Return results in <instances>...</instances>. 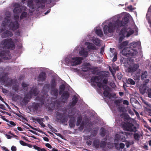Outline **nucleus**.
Wrapping results in <instances>:
<instances>
[{
    "mask_svg": "<svg viewBox=\"0 0 151 151\" xmlns=\"http://www.w3.org/2000/svg\"><path fill=\"white\" fill-rule=\"evenodd\" d=\"M12 35V32L8 30H6V32L2 34V37H6L9 36H11Z\"/></svg>",
    "mask_w": 151,
    "mask_h": 151,
    "instance_id": "obj_20",
    "label": "nucleus"
},
{
    "mask_svg": "<svg viewBox=\"0 0 151 151\" xmlns=\"http://www.w3.org/2000/svg\"><path fill=\"white\" fill-rule=\"evenodd\" d=\"M79 53L80 55L83 57H86L88 55V51L83 48H82L81 50L79 52Z\"/></svg>",
    "mask_w": 151,
    "mask_h": 151,
    "instance_id": "obj_17",
    "label": "nucleus"
},
{
    "mask_svg": "<svg viewBox=\"0 0 151 151\" xmlns=\"http://www.w3.org/2000/svg\"><path fill=\"white\" fill-rule=\"evenodd\" d=\"M121 75V74H118L117 75V77L119 79H121L122 78V76H120Z\"/></svg>",
    "mask_w": 151,
    "mask_h": 151,
    "instance_id": "obj_53",
    "label": "nucleus"
},
{
    "mask_svg": "<svg viewBox=\"0 0 151 151\" xmlns=\"http://www.w3.org/2000/svg\"><path fill=\"white\" fill-rule=\"evenodd\" d=\"M122 127L125 130L134 132H135L136 131V128L131 123H124V124H122Z\"/></svg>",
    "mask_w": 151,
    "mask_h": 151,
    "instance_id": "obj_10",
    "label": "nucleus"
},
{
    "mask_svg": "<svg viewBox=\"0 0 151 151\" xmlns=\"http://www.w3.org/2000/svg\"><path fill=\"white\" fill-rule=\"evenodd\" d=\"M91 82L94 84L95 83L96 84L99 88H103L104 90V96L109 98L111 97V95L109 91V88L106 85L108 82L107 79H104L102 81L101 76H94L91 78Z\"/></svg>",
    "mask_w": 151,
    "mask_h": 151,
    "instance_id": "obj_2",
    "label": "nucleus"
},
{
    "mask_svg": "<svg viewBox=\"0 0 151 151\" xmlns=\"http://www.w3.org/2000/svg\"><path fill=\"white\" fill-rule=\"evenodd\" d=\"M95 32L96 34L100 36H102L103 35V32L100 29L99 27H97L95 29Z\"/></svg>",
    "mask_w": 151,
    "mask_h": 151,
    "instance_id": "obj_22",
    "label": "nucleus"
},
{
    "mask_svg": "<svg viewBox=\"0 0 151 151\" xmlns=\"http://www.w3.org/2000/svg\"><path fill=\"white\" fill-rule=\"evenodd\" d=\"M125 65L127 67V69H126V71L128 72H133L137 71V73H139L140 72V70H138V68L139 67V65L137 64H133V60L132 59H130L127 63L125 64Z\"/></svg>",
    "mask_w": 151,
    "mask_h": 151,
    "instance_id": "obj_5",
    "label": "nucleus"
},
{
    "mask_svg": "<svg viewBox=\"0 0 151 151\" xmlns=\"http://www.w3.org/2000/svg\"><path fill=\"white\" fill-rule=\"evenodd\" d=\"M38 80L43 81L45 78V74L44 73H42L40 74L38 77Z\"/></svg>",
    "mask_w": 151,
    "mask_h": 151,
    "instance_id": "obj_24",
    "label": "nucleus"
},
{
    "mask_svg": "<svg viewBox=\"0 0 151 151\" xmlns=\"http://www.w3.org/2000/svg\"><path fill=\"white\" fill-rule=\"evenodd\" d=\"M50 10H48L46 12H45V15H46L47 14V13L50 12Z\"/></svg>",
    "mask_w": 151,
    "mask_h": 151,
    "instance_id": "obj_62",
    "label": "nucleus"
},
{
    "mask_svg": "<svg viewBox=\"0 0 151 151\" xmlns=\"http://www.w3.org/2000/svg\"><path fill=\"white\" fill-rule=\"evenodd\" d=\"M134 137L136 140H138L139 137V135L137 134H135L134 135Z\"/></svg>",
    "mask_w": 151,
    "mask_h": 151,
    "instance_id": "obj_42",
    "label": "nucleus"
},
{
    "mask_svg": "<svg viewBox=\"0 0 151 151\" xmlns=\"http://www.w3.org/2000/svg\"><path fill=\"white\" fill-rule=\"evenodd\" d=\"M63 115L62 114L59 115L58 113L57 114V118L58 119L60 120H62Z\"/></svg>",
    "mask_w": 151,
    "mask_h": 151,
    "instance_id": "obj_36",
    "label": "nucleus"
},
{
    "mask_svg": "<svg viewBox=\"0 0 151 151\" xmlns=\"http://www.w3.org/2000/svg\"><path fill=\"white\" fill-rule=\"evenodd\" d=\"M0 147L1 148V150H5V151H9L5 147H1L0 146Z\"/></svg>",
    "mask_w": 151,
    "mask_h": 151,
    "instance_id": "obj_44",
    "label": "nucleus"
},
{
    "mask_svg": "<svg viewBox=\"0 0 151 151\" xmlns=\"http://www.w3.org/2000/svg\"><path fill=\"white\" fill-rule=\"evenodd\" d=\"M128 133L125 132H120L118 133L115 136V141H117L120 140L122 142H124L125 140V137L127 136Z\"/></svg>",
    "mask_w": 151,
    "mask_h": 151,
    "instance_id": "obj_9",
    "label": "nucleus"
},
{
    "mask_svg": "<svg viewBox=\"0 0 151 151\" xmlns=\"http://www.w3.org/2000/svg\"><path fill=\"white\" fill-rule=\"evenodd\" d=\"M117 59V57L116 55H115L114 57V58L113 59V62H114Z\"/></svg>",
    "mask_w": 151,
    "mask_h": 151,
    "instance_id": "obj_49",
    "label": "nucleus"
},
{
    "mask_svg": "<svg viewBox=\"0 0 151 151\" xmlns=\"http://www.w3.org/2000/svg\"><path fill=\"white\" fill-rule=\"evenodd\" d=\"M104 128H101L100 130V135L101 136H103L104 135Z\"/></svg>",
    "mask_w": 151,
    "mask_h": 151,
    "instance_id": "obj_35",
    "label": "nucleus"
},
{
    "mask_svg": "<svg viewBox=\"0 0 151 151\" xmlns=\"http://www.w3.org/2000/svg\"><path fill=\"white\" fill-rule=\"evenodd\" d=\"M123 103L124 104H126L127 105H128L129 103L128 101L126 100H124L123 101Z\"/></svg>",
    "mask_w": 151,
    "mask_h": 151,
    "instance_id": "obj_45",
    "label": "nucleus"
},
{
    "mask_svg": "<svg viewBox=\"0 0 151 151\" xmlns=\"http://www.w3.org/2000/svg\"><path fill=\"white\" fill-rule=\"evenodd\" d=\"M148 129L151 132V127L149 126H148Z\"/></svg>",
    "mask_w": 151,
    "mask_h": 151,
    "instance_id": "obj_64",
    "label": "nucleus"
},
{
    "mask_svg": "<svg viewBox=\"0 0 151 151\" xmlns=\"http://www.w3.org/2000/svg\"><path fill=\"white\" fill-rule=\"evenodd\" d=\"M133 33L134 31L130 28H123L119 33V42H121L125 37H128Z\"/></svg>",
    "mask_w": 151,
    "mask_h": 151,
    "instance_id": "obj_6",
    "label": "nucleus"
},
{
    "mask_svg": "<svg viewBox=\"0 0 151 151\" xmlns=\"http://www.w3.org/2000/svg\"><path fill=\"white\" fill-rule=\"evenodd\" d=\"M60 88L61 89V90H64V86H60Z\"/></svg>",
    "mask_w": 151,
    "mask_h": 151,
    "instance_id": "obj_60",
    "label": "nucleus"
},
{
    "mask_svg": "<svg viewBox=\"0 0 151 151\" xmlns=\"http://www.w3.org/2000/svg\"><path fill=\"white\" fill-rule=\"evenodd\" d=\"M127 83L128 84H131L132 85H134L135 84L134 81L131 78H129L127 80Z\"/></svg>",
    "mask_w": 151,
    "mask_h": 151,
    "instance_id": "obj_29",
    "label": "nucleus"
},
{
    "mask_svg": "<svg viewBox=\"0 0 151 151\" xmlns=\"http://www.w3.org/2000/svg\"><path fill=\"white\" fill-rule=\"evenodd\" d=\"M137 43H138V44H139V42H133L132 43H131L130 44V47L131 48H132V47L134 48V47H136L137 44Z\"/></svg>",
    "mask_w": 151,
    "mask_h": 151,
    "instance_id": "obj_32",
    "label": "nucleus"
},
{
    "mask_svg": "<svg viewBox=\"0 0 151 151\" xmlns=\"http://www.w3.org/2000/svg\"><path fill=\"white\" fill-rule=\"evenodd\" d=\"M22 86L23 87H26L27 86V84L23 82L22 83Z\"/></svg>",
    "mask_w": 151,
    "mask_h": 151,
    "instance_id": "obj_50",
    "label": "nucleus"
},
{
    "mask_svg": "<svg viewBox=\"0 0 151 151\" xmlns=\"http://www.w3.org/2000/svg\"><path fill=\"white\" fill-rule=\"evenodd\" d=\"M19 142L21 145L23 146H26L27 145V143L23 141H20Z\"/></svg>",
    "mask_w": 151,
    "mask_h": 151,
    "instance_id": "obj_41",
    "label": "nucleus"
},
{
    "mask_svg": "<svg viewBox=\"0 0 151 151\" xmlns=\"http://www.w3.org/2000/svg\"><path fill=\"white\" fill-rule=\"evenodd\" d=\"M139 76H134V79L135 80H139Z\"/></svg>",
    "mask_w": 151,
    "mask_h": 151,
    "instance_id": "obj_48",
    "label": "nucleus"
},
{
    "mask_svg": "<svg viewBox=\"0 0 151 151\" xmlns=\"http://www.w3.org/2000/svg\"><path fill=\"white\" fill-rule=\"evenodd\" d=\"M91 69V65L87 63H85L82 66V70L86 71Z\"/></svg>",
    "mask_w": 151,
    "mask_h": 151,
    "instance_id": "obj_15",
    "label": "nucleus"
},
{
    "mask_svg": "<svg viewBox=\"0 0 151 151\" xmlns=\"http://www.w3.org/2000/svg\"><path fill=\"white\" fill-rule=\"evenodd\" d=\"M73 101L72 104H71V106H74L77 103V99L76 96L73 97L72 99Z\"/></svg>",
    "mask_w": 151,
    "mask_h": 151,
    "instance_id": "obj_28",
    "label": "nucleus"
},
{
    "mask_svg": "<svg viewBox=\"0 0 151 151\" xmlns=\"http://www.w3.org/2000/svg\"><path fill=\"white\" fill-rule=\"evenodd\" d=\"M86 143L88 145H91V142L90 141H88L86 142Z\"/></svg>",
    "mask_w": 151,
    "mask_h": 151,
    "instance_id": "obj_51",
    "label": "nucleus"
},
{
    "mask_svg": "<svg viewBox=\"0 0 151 151\" xmlns=\"http://www.w3.org/2000/svg\"><path fill=\"white\" fill-rule=\"evenodd\" d=\"M55 86V80H53L51 84V87L52 88H54V90H52L51 93L52 95H54L55 96H56L58 94V90L57 89L54 88Z\"/></svg>",
    "mask_w": 151,
    "mask_h": 151,
    "instance_id": "obj_14",
    "label": "nucleus"
},
{
    "mask_svg": "<svg viewBox=\"0 0 151 151\" xmlns=\"http://www.w3.org/2000/svg\"><path fill=\"white\" fill-rule=\"evenodd\" d=\"M85 44L86 46H87V48L88 49L94 50L95 49V47L91 43H90L88 42H86Z\"/></svg>",
    "mask_w": 151,
    "mask_h": 151,
    "instance_id": "obj_21",
    "label": "nucleus"
},
{
    "mask_svg": "<svg viewBox=\"0 0 151 151\" xmlns=\"http://www.w3.org/2000/svg\"><path fill=\"white\" fill-rule=\"evenodd\" d=\"M126 49H123L122 51V53L123 55L127 56L128 55L134 56L137 54V51L135 49H133L132 48H129L128 52H125Z\"/></svg>",
    "mask_w": 151,
    "mask_h": 151,
    "instance_id": "obj_12",
    "label": "nucleus"
},
{
    "mask_svg": "<svg viewBox=\"0 0 151 151\" xmlns=\"http://www.w3.org/2000/svg\"><path fill=\"white\" fill-rule=\"evenodd\" d=\"M28 6L31 9H33L34 8V6L33 4L32 1L31 0L29 1L28 2Z\"/></svg>",
    "mask_w": 151,
    "mask_h": 151,
    "instance_id": "obj_31",
    "label": "nucleus"
},
{
    "mask_svg": "<svg viewBox=\"0 0 151 151\" xmlns=\"http://www.w3.org/2000/svg\"><path fill=\"white\" fill-rule=\"evenodd\" d=\"M14 6L15 8L14 9L13 11L14 13V17L15 20H14L15 21L16 20L17 21L16 19L19 18V13L22 11L25 10L26 9V7L25 6H23L21 7L18 4H15ZM9 18H10V17L9 16L6 17L5 18V20L3 22L1 25V26L3 28L4 27L5 28L9 24H10V22L8 23L9 21H10V22H12L13 23H14L12 22V21H11Z\"/></svg>",
    "mask_w": 151,
    "mask_h": 151,
    "instance_id": "obj_3",
    "label": "nucleus"
},
{
    "mask_svg": "<svg viewBox=\"0 0 151 151\" xmlns=\"http://www.w3.org/2000/svg\"><path fill=\"white\" fill-rule=\"evenodd\" d=\"M107 145L106 144V143L105 142H102L100 144V147H104L105 146H106Z\"/></svg>",
    "mask_w": 151,
    "mask_h": 151,
    "instance_id": "obj_40",
    "label": "nucleus"
},
{
    "mask_svg": "<svg viewBox=\"0 0 151 151\" xmlns=\"http://www.w3.org/2000/svg\"><path fill=\"white\" fill-rule=\"evenodd\" d=\"M149 145L150 146H151V140H150L149 141Z\"/></svg>",
    "mask_w": 151,
    "mask_h": 151,
    "instance_id": "obj_63",
    "label": "nucleus"
},
{
    "mask_svg": "<svg viewBox=\"0 0 151 151\" xmlns=\"http://www.w3.org/2000/svg\"><path fill=\"white\" fill-rule=\"evenodd\" d=\"M33 147L34 149L37 150L38 151H46V150H45L44 148H40L36 145L33 146Z\"/></svg>",
    "mask_w": 151,
    "mask_h": 151,
    "instance_id": "obj_27",
    "label": "nucleus"
},
{
    "mask_svg": "<svg viewBox=\"0 0 151 151\" xmlns=\"http://www.w3.org/2000/svg\"><path fill=\"white\" fill-rule=\"evenodd\" d=\"M83 58L81 57H75L71 55L68 56L65 60L66 65L68 66H75L80 64Z\"/></svg>",
    "mask_w": 151,
    "mask_h": 151,
    "instance_id": "obj_4",
    "label": "nucleus"
},
{
    "mask_svg": "<svg viewBox=\"0 0 151 151\" xmlns=\"http://www.w3.org/2000/svg\"><path fill=\"white\" fill-rule=\"evenodd\" d=\"M122 15V14L115 16L110 19L106 20L103 23H106L108 25H105L103 28L104 34H107L109 33L112 32L116 29L119 28L121 26H124L126 24L128 21V19L127 17H123L122 21H120Z\"/></svg>",
    "mask_w": 151,
    "mask_h": 151,
    "instance_id": "obj_1",
    "label": "nucleus"
},
{
    "mask_svg": "<svg viewBox=\"0 0 151 151\" xmlns=\"http://www.w3.org/2000/svg\"><path fill=\"white\" fill-rule=\"evenodd\" d=\"M73 119H74V118H73ZM73 119L74 120L73 121H72L71 119L69 121V125L71 127L74 126V125L75 120H74V119Z\"/></svg>",
    "mask_w": 151,
    "mask_h": 151,
    "instance_id": "obj_33",
    "label": "nucleus"
},
{
    "mask_svg": "<svg viewBox=\"0 0 151 151\" xmlns=\"http://www.w3.org/2000/svg\"><path fill=\"white\" fill-rule=\"evenodd\" d=\"M145 110L149 114V115L150 116H151V110L150 109L148 108L147 107H145Z\"/></svg>",
    "mask_w": 151,
    "mask_h": 151,
    "instance_id": "obj_37",
    "label": "nucleus"
},
{
    "mask_svg": "<svg viewBox=\"0 0 151 151\" xmlns=\"http://www.w3.org/2000/svg\"><path fill=\"white\" fill-rule=\"evenodd\" d=\"M116 147L117 149L120 150V149H123L124 147V145L122 143H120L119 145H116Z\"/></svg>",
    "mask_w": 151,
    "mask_h": 151,
    "instance_id": "obj_25",
    "label": "nucleus"
},
{
    "mask_svg": "<svg viewBox=\"0 0 151 151\" xmlns=\"http://www.w3.org/2000/svg\"><path fill=\"white\" fill-rule=\"evenodd\" d=\"M107 146H106L108 148H111V146L110 145V144L109 143L107 145Z\"/></svg>",
    "mask_w": 151,
    "mask_h": 151,
    "instance_id": "obj_57",
    "label": "nucleus"
},
{
    "mask_svg": "<svg viewBox=\"0 0 151 151\" xmlns=\"http://www.w3.org/2000/svg\"><path fill=\"white\" fill-rule=\"evenodd\" d=\"M128 8L130 10H132L133 9H132V6H130L128 7Z\"/></svg>",
    "mask_w": 151,
    "mask_h": 151,
    "instance_id": "obj_55",
    "label": "nucleus"
},
{
    "mask_svg": "<svg viewBox=\"0 0 151 151\" xmlns=\"http://www.w3.org/2000/svg\"><path fill=\"white\" fill-rule=\"evenodd\" d=\"M81 120V118L80 117L78 119V120L77 123H76V125L78 126L79 125L80 122Z\"/></svg>",
    "mask_w": 151,
    "mask_h": 151,
    "instance_id": "obj_46",
    "label": "nucleus"
},
{
    "mask_svg": "<svg viewBox=\"0 0 151 151\" xmlns=\"http://www.w3.org/2000/svg\"><path fill=\"white\" fill-rule=\"evenodd\" d=\"M3 47L13 49L14 48V42L11 39H6L2 41L1 43Z\"/></svg>",
    "mask_w": 151,
    "mask_h": 151,
    "instance_id": "obj_8",
    "label": "nucleus"
},
{
    "mask_svg": "<svg viewBox=\"0 0 151 151\" xmlns=\"http://www.w3.org/2000/svg\"><path fill=\"white\" fill-rule=\"evenodd\" d=\"M149 79H148L145 80L143 82V83H144V86L140 87L139 90L142 94L146 93L148 94V97L151 98V89H150L148 87L145 86L149 82Z\"/></svg>",
    "mask_w": 151,
    "mask_h": 151,
    "instance_id": "obj_7",
    "label": "nucleus"
},
{
    "mask_svg": "<svg viewBox=\"0 0 151 151\" xmlns=\"http://www.w3.org/2000/svg\"><path fill=\"white\" fill-rule=\"evenodd\" d=\"M147 72L145 71H143L142 73L141 76V78L142 79H144L147 78Z\"/></svg>",
    "mask_w": 151,
    "mask_h": 151,
    "instance_id": "obj_26",
    "label": "nucleus"
},
{
    "mask_svg": "<svg viewBox=\"0 0 151 151\" xmlns=\"http://www.w3.org/2000/svg\"><path fill=\"white\" fill-rule=\"evenodd\" d=\"M69 94L67 91L64 92L62 96V101L63 102H65L67 99L69 97Z\"/></svg>",
    "mask_w": 151,
    "mask_h": 151,
    "instance_id": "obj_18",
    "label": "nucleus"
},
{
    "mask_svg": "<svg viewBox=\"0 0 151 151\" xmlns=\"http://www.w3.org/2000/svg\"><path fill=\"white\" fill-rule=\"evenodd\" d=\"M38 93V91L37 89H35L32 90L31 92L28 93L24 97L23 100L24 101L25 103H26L29 101V100L31 98L32 95L35 96Z\"/></svg>",
    "mask_w": 151,
    "mask_h": 151,
    "instance_id": "obj_11",
    "label": "nucleus"
},
{
    "mask_svg": "<svg viewBox=\"0 0 151 151\" xmlns=\"http://www.w3.org/2000/svg\"><path fill=\"white\" fill-rule=\"evenodd\" d=\"M45 145L47 147L49 148H52L51 146V145L50 144H49V143L46 144Z\"/></svg>",
    "mask_w": 151,
    "mask_h": 151,
    "instance_id": "obj_47",
    "label": "nucleus"
},
{
    "mask_svg": "<svg viewBox=\"0 0 151 151\" xmlns=\"http://www.w3.org/2000/svg\"><path fill=\"white\" fill-rule=\"evenodd\" d=\"M43 139L44 140L46 141H49L48 138L46 137H44Z\"/></svg>",
    "mask_w": 151,
    "mask_h": 151,
    "instance_id": "obj_52",
    "label": "nucleus"
},
{
    "mask_svg": "<svg viewBox=\"0 0 151 151\" xmlns=\"http://www.w3.org/2000/svg\"><path fill=\"white\" fill-rule=\"evenodd\" d=\"M17 129L18 130L20 131H23L22 129L20 127H17Z\"/></svg>",
    "mask_w": 151,
    "mask_h": 151,
    "instance_id": "obj_54",
    "label": "nucleus"
},
{
    "mask_svg": "<svg viewBox=\"0 0 151 151\" xmlns=\"http://www.w3.org/2000/svg\"><path fill=\"white\" fill-rule=\"evenodd\" d=\"M6 136L7 138L8 139H11V137L9 135L6 134Z\"/></svg>",
    "mask_w": 151,
    "mask_h": 151,
    "instance_id": "obj_56",
    "label": "nucleus"
},
{
    "mask_svg": "<svg viewBox=\"0 0 151 151\" xmlns=\"http://www.w3.org/2000/svg\"><path fill=\"white\" fill-rule=\"evenodd\" d=\"M92 41L96 45H98L100 43V40L98 38L93 37L92 39Z\"/></svg>",
    "mask_w": 151,
    "mask_h": 151,
    "instance_id": "obj_23",
    "label": "nucleus"
},
{
    "mask_svg": "<svg viewBox=\"0 0 151 151\" xmlns=\"http://www.w3.org/2000/svg\"><path fill=\"white\" fill-rule=\"evenodd\" d=\"M35 120L37 122L43 127H45V125L42 122H44V118H36L35 119Z\"/></svg>",
    "mask_w": 151,
    "mask_h": 151,
    "instance_id": "obj_16",
    "label": "nucleus"
},
{
    "mask_svg": "<svg viewBox=\"0 0 151 151\" xmlns=\"http://www.w3.org/2000/svg\"><path fill=\"white\" fill-rule=\"evenodd\" d=\"M7 122V124L10 127L14 126L16 125V124L12 121H9L6 120Z\"/></svg>",
    "mask_w": 151,
    "mask_h": 151,
    "instance_id": "obj_30",
    "label": "nucleus"
},
{
    "mask_svg": "<svg viewBox=\"0 0 151 151\" xmlns=\"http://www.w3.org/2000/svg\"><path fill=\"white\" fill-rule=\"evenodd\" d=\"M12 151H16L17 150L16 147L14 146H12L11 148Z\"/></svg>",
    "mask_w": 151,
    "mask_h": 151,
    "instance_id": "obj_43",
    "label": "nucleus"
},
{
    "mask_svg": "<svg viewBox=\"0 0 151 151\" xmlns=\"http://www.w3.org/2000/svg\"><path fill=\"white\" fill-rule=\"evenodd\" d=\"M144 103L146 105V107H145V106L144 107V108L147 107V108H148L151 109V105L150 104L146 102H144ZM145 108H144V109Z\"/></svg>",
    "mask_w": 151,
    "mask_h": 151,
    "instance_id": "obj_39",
    "label": "nucleus"
},
{
    "mask_svg": "<svg viewBox=\"0 0 151 151\" xmlns=\"http://www.w3.org/2000/svg\"><path fill=\"white\" fill-rule=\"evenodd\" d=\"M94 145L96 148L99 147V143L97 140L93 142V144Z\"/></svg>",
    "mask_w": 151,
    "mask_h": 151,
    "instance_id": "obj_34",
    "label": "nucleus"
},
{
    "mask_svg": "<svg viewBox=\"0 0 151 151\" xmlns=\"http://www.w3.org/2000/svg\"><path fill=\"white\" fill-rule=\"evenodd\" d=\"M27 15V13L25 12H23L21 16H20V18L22 19L24 17H25Z\"/></svg>",
    "mask_w": 151,
    "mask_h": 151,
    "instance_id": "obj_38",
    "label": "nucleus"
},
{
    "mask_svg": "<svg viewBox=\"0 0 151 151\" xmlns=\"http://www.w3.org/2000/svg\"><path fill=\"white\" fill-rule=\"evenodd\" d=\"M10 22V24L7 26L9 29H12V30H14L19 27V24L17 21L16 20L14 23L10 22V21H9L8 23Z\"/></svg>",
    "mask_w": 151,
    "mask_h": 151,
    "instance_id": "obj_13",
    "label": "nucleus"
},
{
    "mask_svg": "<svg viewBox=\"0 0 151 151\" xmlns=\"http://www.w3.org/2000/svg\"><path fill=\"white\" fill-rule=\"evenodd\" d=\"M129 142H127V143H126V146H127V147H129Z\"/></svg>",
    "mask_w": 151,
    "mask_h": 151,
    "instance_id": "obj_59",
    "label": "nucleus"
},
{
    "mask_svg": "<svg viewBox=\"0 0 151 151\" xmlns=\"http://www.w3.org/2000/svg\"><path fill=\"white\" fill-rule=\"evenodd\" d=\"M128 43V42L127 41L123 42L119 46V48L122 49L123 48H126V46L127 47V48H128V47H129V46L127 45Z\"/></svg>",
    "mask_w": 151,
    "mask_h": 151,
    "instance_id": "obj_19",
    "label": "nucleus"
},
{
    "mask_svg": "<svg viewBox=\"0 0 151 151\" xmlns=\"http://www.w3.org/2000/svg\"><path fill=\"white\" fill-rule=\"evenodd\" d=\"M144 148L145 149V150H147V146H146V145L144 146Z\"/></svg>",
    "mask_w": 151,
    "mask_h": 151,
    "instance_id": "obj_61",
    "label": "nucleus"
},
{
    "mask_svg": "<svg viewBox=\"0 0 151 151\" xmlns=\"http://www.w3.org/2000/svg\"><path fill=\"white\" fill-rule=\"evenodd\" d=\"M124 49H126V50L125 51V52H128V51H129V48H125Z\"/></svg>",
    "mask_w": 151,
    "mask_h": 151,
    "instance_id": "obj_58",
    "label": "nucleus"
}]
</instances>
